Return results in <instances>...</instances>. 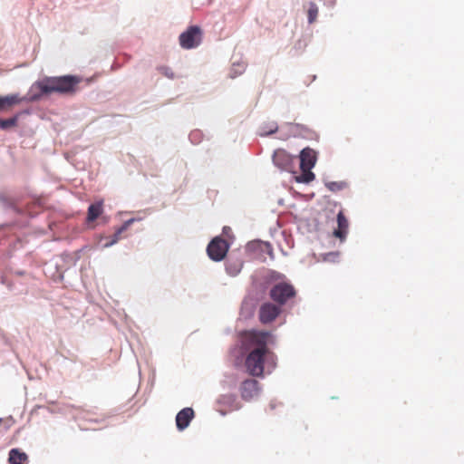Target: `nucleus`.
<instances>
[{
    "instance_id": "nucleus-3",
    "label": "nucleus",
    "mask_w": 464,
    "mask_h": 464,
    "mask_svg": "<svg viewBox=\"0 0 464 464\" xmlns=\"http://www.w3.org/2000/svg\"><path fill=\"white\" fill-rule=\"evenodd\" d=\"M296 295L295 287L288 283L281 282L275 285L269 293L270 297L280 305L285 304L288 300Z\"/></svg>"
},
{
    "instance_id": "nucleus-7",
    "label": "nucleus",
    "mask_w": 464,
    "mask_h": 464,
    "mask_svg": "<svg viewBox=\"0 0 464 464\" xmlns=\"http://www.w3.org/2000/svg\"><path fill=\"white\" fill-rule=\"evenodd\" d=\"M241 398L249 401L256 397L259 393V382L255 379L245 380L239 388Z\"/></svg>"
},
{
    "instance_id": "nucleus-6",
    "label": "nucleus",
    "mask_w": 464,
    "mask_h": 464,
    "mask_svg": "<svg viewBox=\"0 0 464 464\" xmlns=\"http://www.w3.org/2000/svg\"><path fill=\"white\" fill-rule=\"evenodd\" d=\"M280 313L281 308L279 305L266 302L259 308L258 318L263 324H266L275 321Z\"/></svg>"
},
{
    "instance_id": "nucleus-10",
    "label": "nucleus",
    "mask_w": 464,
    "mask_h": 464,
    "mask_svg": "<svg viewBox=\"0 0 464 464\" xmlns=\"http://www.w3.org/2000/svg\"><path fill=\"white\" fill-rule=\"evenodd\" d=\"M316 162V152L311 148H304L300 152V168L313 169Z\"/></svg>"
},
{
    "instance_id": "nucleus-21",
    "label": "nucleus",
    "mask_w": 464,
    "mask_h": 464,
    "mask_svg": "<svg viewBox=\"0 0 464 464\" xmlns=\"http://www.w3.org/2000/svg\"><path fill=\"white\" fill-rule=\"evenodd\" d=\"M326 187L329 190L335 192L341 190L344 187V185L342 182L332 181L326 183Z\"/></svg>"
},
{
    "instance_id": "nucleus-19",
    "label": "nucleus",
    "mask_w": 464,
    "mask_h": 464,
    "mask_svg": "<svg viewBox=\"0 0 464 464\" xmlns=\"http://www.w3.org/2000/svg\"><path fill=\"white\" fill-rule=\"evenodd\" d=\"M318 14V8L314 4H311L308 9V21L309 23H313Z\"/></svg>"
},
{
    "instance_id": "nucleus-15",
    "label": "nucleus",
    "mask_w": 464,
    "mask_h": 464,
    "mask_svg": "<svg viewBox=\"0 0 464 464\" xmlns=\"http://www.w3.org/2000/svg\"><path fill=\"white\" fill-rule=\"evenodd\" d=\"M219 403L227 406L229 411L238 410L241 405L235 395H224L219 399Z\"/></svg>"
},
{
    "instance_id": "nucleus-23",
    "label": "nucleus",
    "mask_w": 464,
    "mask_h": 464,
    "mask_svg": "<svg viewBox=\"0 0 464 464\" xmlns=\"http://www.w3.org/2000/svg\"><path fill=\"white\" fill-rule=\"evenodd\" d=\"M241 266H242V265H239V266H238V267H237V268H235V270H234L233 272H231V266H228L227 269V271H228L231 275H234V276H235V275H237V274L240 271Z\"/></svg>"
},
{
    "instance_id": "nucleus-20",
    "label": "nucleus",
    "mask_w": 464,
    "mask_h": 464,
    "mask_svg": "<svg viewBox=\"0 0 464 464\" xmlns=\"http://www.w3.org/2000/svg\"><path fill=\"white\" fill-rule=\"evenodd\" d=\"M158 71L164 76L168 77L169 79L175 78V74H174L173 71L171 70V68H169L168 66H164V65L160 66V67H158Z\"/></svg>"
},
{
    "instance_id": "nucleus-17",
    "label": "nucleus",
    "mask_w": 464,
    "mask_h": 464,
    "mask_svg": "<svg viewBox=\"0 0 464 464\" xmlns=\"http://www.w3.org/2000/svg\"><path fill=\"white\" fill-rule=\"evenodd\" d=\"M302 170L301 175L297 178V181L309 183L315 178L314 174L311 171L312 169L300 168Z\"/></svg>"
},
{
    "instance_id": "nucleus-4",
    "label": "nucleus",
    "mask_w": 464,
    "mask_h": 464,
    "mask_svg": "<svg viewBox=\"0 0 464 464\" xmlns=\"http://www.w3.org/2000/svg\"><path fill=\"white\" fill-rule=\"evenodd\" d=\"M202 40V31L197 25L189 26L179 37V44L184 49H192L199 45Z\"/></svg>"
},
{
    "instance_id": "nucleus-9",
    "label": "nucleus",
    "mask_w": 464,
    "mask_h": 464,
    "mask_svg": "<svg viewBox=\"0 0 464 464\" xmlns=\"http://www.w3.org/2000/svg\"><path fill=\"white\" fill-rule=\"evenodd\" d=\"M194 411L192 408H184L176 416V425L179 430L186 429L191 420L194 418Z\"/></svg>"
},
{
    "instance_id": "nucleus-22",
    "label": "nucleus",
    "mask_w": 464,
    "mask_h": 464,
    "mask_svg": "<svg viewBox=\"0 0 464 464\" xmlns=\"http://www.w3.org/2000/svg\"><path fill=\"white\" fill-rule=\"evenodd\" d=\"M277 130V125L274 124L268 130H265L262 134L263 135H268L275 133Z\"/></svg>"
},
{
    "instance_id": "nucleus-5",
    "label": "nucleus",
    "mask_w": 464,
    "mask_h": 464,
    "mask_svg": "<svg viewBox=\"0 0 464 464\" xmlns=\"http://www.w3.org/2000/svg\"><path fill=\"white\" fill-rule=\"evenodd\" d=\"M229 246L227 242L220 237L213 238L207 247V252L210 259L218 262L225 258Z\"/></svg>"
},
{
    "instance_id": "nucleus-13",
    "label": "nucleus",
    "mask_w": 464,
    "mask_h": 464,
    "mask_svg": "<svg viewBox=\"0 0 464 464\" xmlns=\"http://www.w3.org/2000/svg\"><path fill=\"white\" fill-rule=\"evenodd\" d=\"M28 456L18 449H12L9 452L10 464H27Z\"/></svg>"
},
{
    "instance_id": "nucleus-2",
    "label": "nucleus",
    "mask_w": 464,
    "mask_h": 464,
    "mask_svg": "<svg viewBox=\"0 0 464 464\" xmlns=\"http://www.w3.org/2000/svg\"><path fill=\"white\" fill-rule=\"evenodd\" d=\"M80 82V78L72 75L45 77L32 85L30 89V100L38 101L43 96L49 95L53 92L72 94L76 92L77 85Z\"/></svg>"
},
{
    "instance_id": "nucleus-8",
    "label": "nucleus",
    "mask_w": 464,
    "mask_h": 464,
    "mask_svg": "<svg viewBox=\"0 0 464 464\" xmlns=\"http://www.w3.org/2000/svg\"><path fill=\"white\" fill-rule=\"evenodd\" d=\"M274 164L282 170H290L294 166L293 157L285 150L279 149L274 152L273 155Z\"/></svg>"
},
{
    "instance_id": "nucleus-14",
    "label": "nucleus",
    "mask_w": 464,
    "mask_h": 464,
    "mask_svg": "<svg viewBox=\"0 0 464 464\" xmlns=\"http://www.w3.org/2000/svg\"><path fill=\"white\" fill-rule=\"evenodd\" d=\"M134 221H135V219H134V218H130V219H129V220L125 221V222L123 223V225L116 230V232L114 233V235L112 236L111 240L110 242H107V243H105V244H104V247H109V246H111L112 245L116 244V243L120 240V238H121V234H122L124 231H126V230L129 228V227H130V226Z\"/></svg>"
},
{
    "instance_id": "nucleus-12",
    "label": "nucleus",
    "mask_w": 464,
    "mask_h": 464,
    "mask_svg": "<svg viewBox=\"0 0 464 464\" xmlns=\"http://www.w3.org/2000/svg\"><path fill=\"white\" fill-rule=\"evenodd\" d=\"M23 101L18 94H11L6 96H0V111H5L10 110L16 104H19Z\"/></svg>"
},
{
    "instance_id": "nucleus-1",
    "label": "nucleus",
    "mask_w": 464,
    "mask_h": 464,
    "mask_svg": "<svg viewBox=\"0 0 464 464\" xmlns=\"http://www.w3.org/2000/svg\"><path fill=\"white\" fill-rule=\"evenodd\" d=\"M275 342V336L266 331L250 330L242 334V348L247 352L245 366L250 375L263 376L266 362L276 367V356L268 348Z\"/></svg>"
},
{
    "instance_id": "nucleus-16",
    "label": "nucleus",
    "mask_w": 464,
    "mask_h": 464,
    "mask_svg": "<svg viewBox=\"0 0 464 464\" xmlns=\"http://www.w3.org/2000/svg\"><path fill=\"white\" fill-rule=\"evenodd\" d=\"M102 213V202H96L88 208L87 220L94 221Z\"/></svg>"
},
{
    "instance_id": "nucleus-11",
    "label": "nucleus",
    "mask_w": 464,
    "mask_h": 464,
    "mask_svg": "<svg viewBox=\"0 0 464 464\" xmlns=\"http://www.w3.org/2000/svg\"><path fill=\"white\" fill-rule=\"evenodd\" d=\"M349 222L343 211L337 214V228L334 231V236L343 241L348 233Z\"/></svg>"
},
{
    "instance_id": "nucleus-18",
    "label": "nucleus",
    "mask_w": 464,
    "mask_h": 464,
    "mask_svg": "<svg viewBox=\"0 0 464 464\" xmlns=\"http://www.w3.org/2000/svg\"><path fill=\"white\" fill-rule=\"evenodd\" d=\"M16 122H17L16 116L9 118V119L0 120V128L2 130H6V129L15 126Z\"/></svg>"
}]
</instances>
